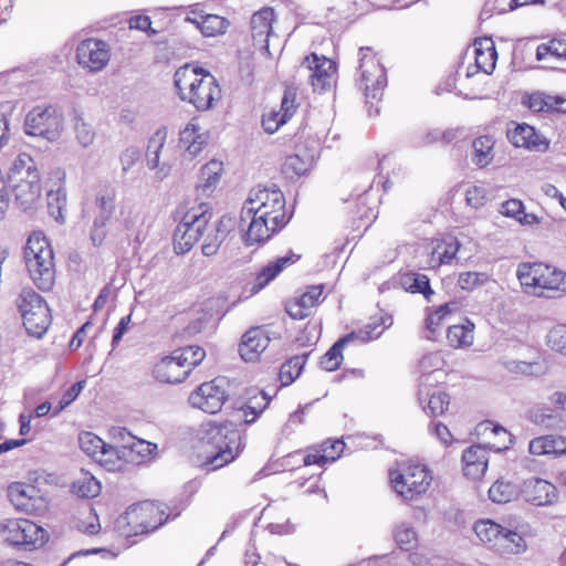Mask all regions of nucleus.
<instances>
[{
	"label": "nucleus",
	"instance_id": "f257e3e1",
	"mask_svg": "<svg viewBox=\"0 0 566 566\" xmlns=\"http://www.w3.org/2000/svg\"><path fill=\"white\" fill-rule=\"evenodd\" d=\"M287 222L285 200L280 189L258 187L250 191L240 217L241 227H248L244 235L248 245L266 242Z\"/></svg>",
	"mask_w": 566,
	"mask_h": 566
},
{
	"label": "nucleus",
	"instance_id": "f03ea898",
	"mask_svg": "<svg viewBox=\"0 0 566 566\" xmlns=\"http://www.w3.org/2000/svg\"><path fill=\"white\" fill-rule=\"evenodd\" d=\"M269 403L270 397L262 390L256 391L239 410L234 421L208 423L202 440L211 446L212 450L206 457L205 465L210 470H217L232 462L242 450L241 434L235 422L252 423Z\"/></svg>",
	"mask_w": 566,
	"mask_h": 566
},
{
	"label": "nucleus",
	"instance_id": "7ed1b4c3",
	"mask_svg": "<svg viewBox=\"0 0 566 566\" xmlns=\"http://www.w3.org/2000/svg\"><path fill=\"white\" fill-rule=\"evenodd\" d=\"M174 84L181 101L197 111L206 112L221 98V88L216 77L201 67L185 64L174 75Z\"/></svg>",
	"mask_w": 566,
	"mask_h": 566
},
{
	"label": "nucleus",
	"instance_id": "20e7f679",
	"mask_svg": "<svg viewBox=\"0 0 566 566\" xmlns=\"http://www.w3.org/2000/svg\"><path fill=\"white\" fill-rule=\"evenodd\" d=\"M517 279L526 293L538 297H555L566 293V272L544 263H523Z\"/></svg>",
	"mask_w": 566,
	"mask_h": 566
},
{
	"label": "nucleus",
	"instance_id": "39448f33",
	"mask_svg": "<svg viewBox=\"0 0 566 566\" xmlns=\"http://www.w3.org/2000/svg\"><path fill=\"white\" fill-rule=\"evenodd\" d=\"M213 213L206 203L189 209L174 232V249L176 253L184 254L200 240Z\"/></svg>",
	"mask_w": 566,
	"mask_h": 566
},
{
	"label": "nucleus",
	"instance_id": "423d86ee",
	"mask_svg": "<svg viewBox=\"0 0 566 566\" xmlns=\"http://www.w3.org/2000/svg\"><path fill=\"white\" fill-rule=\"evenodd\" d=\"M168 520V515L153 502H142L127 509L118 520L120 527L126 526V536H136L156 531Z\"/></svg>",
	"mask_w": 566,
	"mask_h": 566
},
{
	"label": "nucleus",
	"instance_id": "0eeeda50",
	"mask_svg": "<svg viewBox=\"0 0 566 566\" xmlns=\"http://www.w3.org/2000/svg\"><path fill=\"white\" fill-rule=\"evenodd\" d=\"M389 476L394 490L408 501L423 494L432 480L424 465L415 463L406 464L400 470H391Z\"/></svg>",
	"mask_w": 566,
	"mask_h": 566
},
{
	"label": "nucleus",
	"instance_id": "6e6552de",
	"mask_svg": "<svg viewBox=\"0 0 566 566\" xmlns=\"http://www.w3.org/2000/svg\"><path fill=\"white\" fill-rule=\"evenodd\" d=\"M227 398L224 380L216 378L210 382L202 384L196 391L191 392L189 402L192 407L213 415L221 410Z\"/></svg>",
	"mask_w": 566,
	"mask_h": 566
},
{
	"label": "nucleus",
	"instance_id": "1a4fd4ad",
	"mask_svg": "<svg viewBox=\"0 0 566 566\" xmlns=\"http://www.w3.org/2000/svg\"><path fill=\"white\" fill-rule=\"evenodd\" d=\"M301 70L308 71L314 92L323 93L331 90L335 84L336 65L325 56L312 53L303 60Z\"/></svg>",
	"mask_w": 566,
	"mask_h": 566
},
{
	"label": "nucleus",
	"instance_id": "9d476101",
	"mask_svg": "<svg viewBox=\"0 0 566 566\" xmlns=\"http://www.w3.org/2000/svg\"><path fill=\"white\" fill-rule=\"evenodd\" d=\"M109 59L111 49L105 41L86 39L80 42L76 48V61L78 65L92 73L104 70Z\"/></svg>",
	"mask_w": 566,
	"mask_h": 566
},
{
	"label": "nucleus",
	"instance_id": "9b49d317",
	"mask_svg": "<svg viewBox=\"0 0 566 566\" xmlns=\"http://www.w3.org/2000/svg\"><path fill=\"white\" fill-rule=\"evenodd\" d=\"M361 86L367 99L378 101L387 85L384 66L371 54L365 53L360 57Z\"/></svg>",
	"mask_w": 566,
	"mask_h": 566
},
{
	"label": "nucleus",
	"instance_id": "f8f14e48",
	"mask_svg": "<svg viewBox=\"0 0 566 566\" xmlns=\"http://www.w3.org/2000/svg\"><path fill=\"white\" fill-rule=\"evenodd\" d=\"M65 172L56 169L51 172L46 187V210L48 214L59 224L65 223L66 190L64 186Z\"/></svg>",
	"mask_w": 566,
	"mask_h": 566
},
{
	"label": "nucleus",
	"instance_id": "ddd939ff",
	"mask_svg": "<svg viewBox=\"0 0 566 566\" xmlns=\"http://www.w3.org/2000/svg\"><path fill=\"white\" fill-rule=\"evenodd\" d=\"M3 539L14 546H24L30 551L34 546L35 523L27 518L7 520L0 523Z\"/></svg>",
	"mask_w": 566,
	"mask_h": 566
},
{
	"label": "nucleus",
	"instance_id": "4468645a",
	"mask_svg": "<svg viewBox=\"0 0 566 566\" xmlns=\"http://www.w3.org/2000/svg\"><path fill=\"white\" fill-rule=\"evenodd\" d=\"M8 180L12 186L17 205L23 211L32 210L35 203V170L8 172Z\"/></svg>",
	"mask_w": 566,
	"mask_h": 566
},
{
	"label": "nucleus",
	"instance_id": "2eb2a0df",
	"mask_svg": "<svg viewBox=\"0 0 566 566\" xmlns=\"http://www.w3.org/2000/svg\"><path fill=\"white\" fill-rule=\"evenodd\" d=\"M520 495L537 506L551 505L557 500L556 486L539 478H530L521 484Z\"/></svg>",
	"mask_w": 566,
	"mask_h": 566
},
{
	"label": "nucleus",
	"instance_id": "dca6fc26",
	"mask_svg": "<svg viewBox=\"0 0 566 566\" xmlns=\"http://www.w3.org/2000/svg\"><path fill=\"white\" fill-rule=\"evenodd\" d=\"M64 129V116L62 111L53 105L46 106L38 113V139L53 143L60 139Z\"/></svg>",
	"mask_w": 566,
	"mask_h": 566
},
{
	"label": "nucleus",
	"instance_id": "f3484780",
	"mask_svg": "<svg viewBox=\"0 0 566 566\" xmlns=\"http://www.w3.org/2000/svg\"><path fill=\"white\" fill-rule=\"evenodd\" d=\"M41 239L45 247H40L38 251V290L45 292L52 289L55 281L54 253L45 235L38 231V243Z\"/></svg>",
	"mask_w": 566,
	"mask_h": 566
},
{
	"label": "nucleus",
	"instance_id": "a211bd4d",
	"mask_svg": "<svg viewBox=\"0 0 566 566\" xmlns=\"http://www.w3.org/2000/svg\"><path fill=\"white\" fill-rule=\"evenodd\" d=\"M296 93L285 90L279 111H271L262 117V127L269 134L275 133L282 125L287 123L296 111Z\"/></svg>",
	"mask_w": 566,
	"mask_h": 566
},
{
	"label": "nucleus",
	"instance_id": "6ab92c4d",
	"mask_svg": "<svg viewBox=\"0 0 566 566\" xmlns=\"http://www.w3.org/2000/svg\"><path fill=\"white\" fill-rule=\"evenodd\" d=\"M274 10L262 8L251 17V35L254 46L262 51H269V38L272 34Z\"/></svg>",
	"mask_w": 566,
	"mask_h": 566
},
{
	"label": "nucleus",
	"instance_id": "aec40b11",
	"mask_svg": "<svg viewBox=\"0 0 566 566\" xmlns=\"http://www.w3.org/2000/svg\"><path fill=\"white\" fill-rule=\"evenodd\" d=\"M488 450L481 444L471 446L462 453L463 473L467 478L478 480L488 470Z\"/></svg>",
	"mask_w": 566,
	"mask_h": 566
},
{
	"label": "nucleus",
	"instance_id": "412c9836",
	"mask_svg": "<svg viewBox=\"0 0 566 566\" xmlns=\"http://www.w3.org/2000/svg\"><path fill=\"white\" fill-rule=\"evenodd\" d=\"M301 259L300 254L290 252L284 256H280L274 261L269 262L261 269L255 277V282L251 287V293L256 294L272 282L284 269L296 263Z\"/></svg>",
	"mask_w": 566,
	"mask_h": 566
},
{
	"label": "nucleus",
	"instance_id": "4be33fe9",
	"mask_svg": "<svg viewBox=\"0 0 566 566\" xmlns=\"http://www.w3.org/2000/svg\"><path fill=\"white\" fill-rule=\"evenodd\" d=\"M270 337L261 327L250 328L242 337L239 345V353L243 360L254 361L259 355L269 346Z\"/></svg>",
	"mask_w": 566,
	"mask_h": 566
},
{
	"label": "nucleus",
	"instance_id": "5701e85b",
	"mask_svg": "<svg viewBox=\"0 0 566 566\" xmlns=\"http://www.w3.org/2000/svg\"><path fill=\"white\" fill-rule=\"evenodd\" d=\"M154 376L160 382L179 384L188 377L185 366L175 352L161 358L154 367Z\"/></svg>",
	"mask_w": 566,
	"mask_h": 566
},
{
	"label": "nucleus",
	"instance_id": "b1692460",
	"mask_svg": "<svg viewBox=\"0 0 566 566\" xmlns=\"http://www.w3.org/2000/svg\"><path fill=\"white\" fill-rule=\"evenodd\" d=\"M226 217H221L217 220H210L208 227L206 228L203 235L200 238L202 241L201 252L206 256L214 255L221 243L226 240L229 228L227 227Z\"/></svg>",
	"mask_w": 566,
	"mask_h": 566
},
{
	"label": "nucleus",
	"instance_id": "393cba45",
	"mask_svg": "<svg viewBox=\"0 0 566 566\" xmlns=\"http://www.w3.org/2000/svg\"><path fill=\"white\" fill-rule=\"evenodd\" d=\"M418 399L420 405L427 402V407L423 406L422 408L428 415L433 417L443 415L450 403L448 394L441 390L431 391L430 387L424 382H420L419 385Z\"/></svg>",
	"mask_w": 566,
	"mask_h": 566
},
{
	"label": "nucleus",
	"instance_id": "a878e982",
	"mask_svg": "<svg viewBox=\"0 0 566 566\" xmlns=\"http://www.w3.org/2000/svg\"><path fill=\"white\" fill-rule=\"evenodd\" d=\"M507 137L515 147H524L535 150H545L548 144L541 139L534 127L527 124H520L514 129L509 130Z\"/></svg>",
	"mask_w": 566,
	"mask_h": 566
},
{
	"label": "nucleus",
	"instance_id": "bb28decb",
	"mask_svg": "<svg viewBox=\"0 0 566 566\" xmlns=\"http://www.w3.org/2000/svg\"><path fill=\"white\" fill-rule=\"evenodd\" d=\"M8 496L17 510L29 514L35 512V486L22 482L9 485Z\"/></svg>",
	"mask_w": 566,
	"mask_h": 566
},
{
	"label": "nucleus",
	"instance_id": "cd10ccee",
	"mask_svg": "<svg viewBox=\"0 0 566 566\" xmlns=\"http://www.w3.org/2000/svg\"><path fill=\"white\" fill-rule=\"evenodd\" d=\"M528 451L533 455H562L566 453V438L547 434L530 441Z\"/></svg>",
	"mask_w": 566,
	"mask_h": 566
},
{
	"label": "nucleus",
	"instance_id": "c85d7f7f",
	"mask_svg": "<svg viewBox=\"0 0 566 566\" xmlns=\"http://www.w3.org/2000/svg\"><path fill=\"white\" fill-rule=\"evenodd\" d=\"M35 303V292L32 287H24L22 289L21 293L19 294L15 304L17 308L21 315L22 318V325L30 336H35V323L33 319L34 307Z\"/></svg>",
	"mask_w": 566,
	"mask_h": 566
},
{
	"label": "nucleus",
	"instance_id": "c756f323",
	"mask_svg": "<svg viewBox=\"0 0 566 566\" xmlns=\"http://www.w3.org/2000/svg\"><path fill=\"white\" fill-rule=\"evenodd\" d=\"M128 452L126 451L125 443L117 446L106 443L96 461L108 471H122L129 463L127 459Z\"/></svg>",
	"mask_w": 566,
	"mask_h": 566
},
{
	"label": "nucleus",
	"instance_id": "7c9ffc66",
	"mask_svg": "<svg viewBox=\"0 0 566 566\" xmlns=\"http://www.w3.org/2000/svg\"><path fill=\"white\" fill-rule=\"evenodd\" d=\"M222 170L221 161L213 159L207 163L200 170L199 181L196 186L197 192L205 197L210 196L220 180Z\"/></svg>",
	"mask_w": 566,
	"mask_h": 566
},
{
	"label": "nucleus",
	"instance_id": "2f4dec72",
	"mask_svg": "<svg viewBox=\"0 0 566 566\" xmlns=\"http://www.w3.org/2000/svg\"><path fill=\"white\" fill-rule=\"evenodd\" d=\"M527 419L545 429H560L565 421L562 413L554 411L544 405L535 406L527 411Z\"/></svg>",
	"mask_w": 566,
	"mask_h": 566
},
{
	"label": "nucleus",
	"instance_id": "473e14b6",
	"mask_svg": "<svg viewBox=\"0 0 566 566\" xmlns=\"http://www.w3.org/2000/svg\"><path fill=\"white\" fill-rule=\"evenodd\" d=\"M199 18L200 20L198 18L187 15L186 21L196 24L205 36H217L219 34H223L230 24L227 19L217 14L200 13Z\"/></svg>",
	"mask_w": 566,
	"mask_h": 566
},
{
	"label": "nucleus",
	"instance_id": "72a5a7b5",
	"mask_svg": "<svg viewBox=\"0 0 566 566\" xmlns=\"http://www.w3.org/2000/svg\"><path fill=\"white\" fill-rule=\"evenodd\" d=\"M399 283L401 287L410 293H421L427 301H430L431 295L434 294L430 287V282L427 275L407 272L400 275Z\"/></svg>",
	"mask_w": 566,
	"mask_h": 566
},
{
	"label": "nucleus",
	"instance_id": "f704fd0d",
	"mask_svg": "<svg viewBox=\"0 0 566 566\" xmlns=\"http://www.w3.org/2000/svg\"><path fill=\"white\" fill-rule=\"evenodd\" d=\"M497 53L491 40H483L475 46V64L485 74H491L495 69Z\"/></svg>",
	"mask_w": 566,
	"mask_h": 566
},
{
	"label": "nucleus",
	"instance_id": "c9c22d12",
	"mask_svg": "<svg viewBox=\"0 0 566 566\" xmlns=\"http://www.w3.org/2000/svg\"><path fill=\"white\" fill-rule=\"evenodd\" d=\"M352 342H354V334H346L345 336L340 337L337 342H335L333 346L321 358V367L326 371L336 370L343 361V348Z\"/></svg>",
	"mask_w": 566,
	"mask_h": 566
},
{
	"label": "nucleus",
	"instance_id": "e433bc0d",
	"mask_svg": "<svg viewBox=\"0 0 566 566\" xmlns=\"http://www.w3.org/2000/svg\"><path fill=\"white\" fill-rule=\"evenodd\" d=\"M520 492L521 485L499 479L489 489V497L494 503H507L517 499Z\"/></svg>",
	"mask_w": 566,
	"mask_h": 566
},
{
	"label": "nucleus",
	"instance_id": "4c0bfd02",
	"mask_svg": "<svg viewBox=\"0 0 566 566\" xmlns=\"http://www.w3.org/2000/svg\"><path fill=\"white\" fill-rule=\"evenodd\" d=\"M502 525L491 521L481 520L474 524V532L481 542L489 544L491 547L497 549V544L502 537Z\"/></svg>",
	"mask_w": 566,
	"mask_h": 566
},
{
	"label": "nucleus",
	"instance_id": "58836bf2",
	"mask_svg": "<svg viewBox=\"0 0 566 566\" xmlns=\"http://www.w3.org/2000/svg\"><path fill=\"white\" fill-rule=\"evenodd\" d=\"M494 139L491 136H480L472 143L473 163L483 168L493 160Z\"/></svg>",
	"mask_w": 566,
	"mask_h": 566
},
{
	"label": "nucleus",
	"instance_id": "ea45409f",
	"mask_svg": "<svg viewBox=\"0 0 566 566\" xmlns=\"http://www.w3.org/2000/svg\"><path fill=\"white\" fill-rule=\"evenodd\" d=\"M310 353L296 355L284 363L280 368L279 378L282 386L291 385L302 373Z\"/></svg>",
	"mask_w": 566,
	"mask_h": 566
},
{
	"label": "nucleus",
	"instance_id": "a19ab883",
	"mask_svg": "<svg viewBox=\"0 0 566 566\" xmlns=\"http://www.w3.org/2000/svg\"><path fill=\"white\" fill-rule=\"evenodd\" d=\"M127 459L129 463H142L151 458L157 450V444L136 437L130 443H125Z\"/></svg>",
	"mask_w": 566,
	"mask_h": 566
},
{
	"label": "nucleus",
	"instance_id": "79ce46f5",
	"mask_svg": "<svg viewBox=\"0 0 566 566\" xmlns=\"http://www.w3.org/2000/svg\"><path fill=\"white\" fill-rule=\"evenodd\" d=\"M473 328L474 325L469 321H467V324L450 326L447 333L450 346L454 348L470 346L474 338Z\"/></svg>",
	"mask_w": 566,
	"mask_h": 566
},
{
	"label": "nucleus",
	"instance_id": "37998d69",
	"mask_svg": "<svg viewBox=\"0 0 566 566\" xmlns=\"http://www.w3.org/2000/svg\"><path fill=\"white\" fill-rule=\"evenodd\" d=\"M392 324V318L390 316L381 317L377 321L366 324L363 328L352 332L354 334V340H359L360 343H367L371 339L378 338L386 328L390 327Z\"/></svg>",
	"mask_w": 566,
	"mask_h": 566
},
{
	"label": "nucleus",
	"instance_id": "c03bdc74",
	"mask_svg": "<svg viewBox=\"0 0 566 566\" xmlns=\"http://www.w3.org/2000/svg\"><path fill=\"white\" fill-rule=\"evenodd\" d=\"M526 549L525 539L515 531L503 527L497 549L503 554H521Z\"/></svg>",
	"mask_w": 566,
	"mask_h": 566
},
{
	"label": "nucleus",
	"instance_id": "a18cd8bd",
	"mask_svg": "<svg viewBox=\"0 0 566 566\" xmlns=\"http://www.w3.org/2000/svg\"><path fill=\"white\" fill-rule=\"evenodd\" d=\"M71 491L81 499H92L99 494L101 484L93 475L85 473L72 483Z\"/></svg>",
	"mask_w": 566,
	"mask_h": 566
},
{
	"label": "nucleus",
	"instance_id": "49530a36",
	"mask_svg": "<svg viewBox=\"0 0 566 566\" xmlns=\"http://www.w3.org/2000/svg\"><path fill=\"white\" fill-rule=\"evenodd\" d=\"M377 207L375 201L370 205V191L366 190L361 195H359L356 199V211L355 217L364 222V224L369 227L371 222L377 218Z\"/></svg>",
	"mask_w": 566,
	"mask_h": 566
},
{
	"label": "nucleus",
	"instance_id": "de8ad7c7",
	"mask_svg": "<svg viewBox=\"0 0 566 566\" xmlns=\"http://www.w3.org/2000/svg\"><path fill=\"white\" fill-rule=\"evenodd\" d=\"M501 364L509 373L516 375L539 376L544 373L542 365L537 361L503 358Z\"/></svg>",
	"mask_w": 566,
	"mask_h": 566
},
{
	"label": "nucleus",
	"instance_id": "09e8293b",
	"mask_svg": "<svg viewBox=\"0 0 566 566\" xmlns=\"http://www.w3.org/2000/svg\"><path fill=\"white\" fill-rule=\"evenodd\" d=\"M394 538L402 551H411L417 546L418 537L415 528L408 523H400L394 530Z\"/></svg>",
	"mask_w": 566,
	"mask_h": 566
},
{
	"label": "nucleus",
	"instance_id": "8fccbe9b",
	"mask_svg": "<svg viewBox=\"0 0 566 566\" xmlns=\"http://www.w3.org/2000/svg\"><path fill=\"white\" fill-rule=\"evenodd\" d=\"M180 361L185 366L188 375L197 367L206 357V352L199 346H186L174 350Z\"/></svg>",
	"mask_w": 566,
	"mask_h": 566
},
{
	"label": "nucleus",
	"instance_id": "3c124183",
	"mask_svg": "<svg viewBox=\"0 0 566 566\" xmlns=\"http://www.w3.org/2000/svg\"><path fill=\"white\" fill-rule=\"evenodd\" d=\"M78 444L83 452L96 460L105 448L106 442L96 434L85 431L80 433Z\"/></svg>",
	"mask_w": 566,
	"mask_h": 566
},
{
	"label": "nucleus",
	"instance_id": "603ef678",
	"mask_svg": "<svg viewBox=\"0 0 566 566\" xmlns=\"http://www.w3.org/2000/svg\"><path fill=\"white\" fill-rule=\"evenodd\" d=\"M166 134L157 130L155 135L149 139L146 153L147 166L149 169H156L159 167L160 150L164 147Z\"/></svg>",
	"mask_w": 566,
	"mask_h": 566
},
{
	"label": "nucleus",
	"instance_id": "864d4df0",
	"mask_svg": "<svg viewBox=\"0 0 566 566\" xmlns=\"http://www.w3.org/2000/svg\"><path fill=\"white\" fill-rule=\"evenodd\" d=\"M73 120H74V133H75V138H76L77 143L83 148L90 147L94 143L95 132L93 130L91 125L85 123L84 118L80 114H76L74 116Z\"/></svg>",
	"mask_w": 566,
	"mask_h": 566
},
{
	"label": "nucleus",
	"instance_id": "5fc2aeb1",
	"mask_svg": "<svg viewBox=\"0 0 566 566\" xmlns=\"http://www.w3.org/2000/svg\"><path fill=\"white\" fill-rule=\"evenodd\" d=\"M548 55L566 59V42L553 39L547 43L539 44L536 49V60L542 61Z\"/></svg>",
	"mask_w": 566,
	"mask_h": 566
},
{
	"label": "nucleus",
	"instance_id": "6e6d98bb",
	"mask_svg": "<svg viewBox=\"0 0 566 566\" xmlns=\"http://www.w3.org/2000/svg\"><path fill=\"white\" fill-rule=\"evenodd\" d=\"M96 207L98 212L93 222L106 226L115 209L114 198L112 196H99L96 198Z\"/></svg>",
	"mask_w": 566,
	"mask_h": 566
},
{
	"label": "nucleus",
	"instance_id": "4d7b16f0",
	"mask_svg": "<svg viewBox=\"0 0 566 566\" xmlns=\"http://www.w3.org/2000/svg\"><path fill=\"white\" fill-rule=\"evenodd\" d=\"M459 242L451 238L449 241H444L438 244L433 250V258L439 260V263H450L459 251Z\"/></svg>",
	"mask_w": 566,
	"mask_h": 566
},
{
	"label": "nucleus",
	"instance_id": "13d9d810",
	"mask_svg": "<svg viewBox=\"0 0 566 566\" xmlns=\"http://www.w3.org/2000/svg\"><path fill=\"white\" fill-rule=\"evenodd\" d=\"M548 346L558 353L566 355V325L558 324L551 328L547 334Z\"/></svg>",
	"mask_w": 566,
	"mask_h": 566
},
{
	"label": "nucleus",
	"instance_id": "bf43d9fd",
	"mask_svg": "<svg viewBox=\"0 0 566 566\" xmlns=\"http://www.w3.org/2000/svg\"><path fill=\"white\" fill-rule=\"evenodd\" d=\"M489 281V275L484 272H463L459 275L458 284L464 291H472L478 286L484 285Z\"/></svg>",
	"mask_w": 566,
	"mask_h": 566
},
{
	"label": "nucleus",
	"instance_id": "052dcab7",
	"mask_svg": "<svg viewBox=\"0 0 566 566\" xmlns=\"http://www.w3.org/2000/svg\"><path fill=\"white\" fill-rule=\"evenodd\" d=\"M307 169L308 163L298 155H291L286 157L283 164V171L290 178H293L294 176H302L307 171Z\"/></svg>",
	"mask_w": 566,
	"mask_h": 566
},
{
	"label": "nucleus",
	"instance_id": "680f3d73",
	"mask_svg": "<svg viewBox=\"0 0 566 566\" xmlns=\"http://www.w3.org/2000/svg\"><path fill=\"white\" fill-rule=\"evenodd\" d=\"M85 386V380L73 384L61 397L57 405L53 409V416L59 415L63 409L71 405L80 395Z\"/></svg>",
	"mask_w": 566,
	"mask_h": 566
},
{
	"label": "nucleus",
	"instance_id": "e2e57ef3",
	"mask_svg": "<svg viewBox=\"0 0 566 566\" xmlns=\"http://www.w3.org/2000/svg\"><path fill=\"white\" fill-rule=\"evenodd\" d=\"M419 366L422 373L424 374L421 377V382H424V380H428V376L431 371L438 370L443 366L442 356L438 352L424 355L421 358Z\"/></svg>",
	"mask_w": 566,
	"mask_h": 566
},
{
	"label": "nucleus",
	"instance_id": "0e129e2a",
	"mask_svg": "<svg viewBox=\"0 0 566 566\" xmlns=\"http://www.w3.org/2000/svg\"><path fill=\"white\" fill-rule=\"evenodd\" d=\"M52 486L54 489L65 488L67 485V479L64 473L53 471L49 472L46 470L38 471V482Z\"/></svg>",
	"mask_w": 566,
	"mask_h": 566
},
{
	"label": "nucleus",
	"instance_id": "69168bd1",
	"mask_svg": "<svg viewBox=\"0 0 566 566\" xmlns=\"http://www.w3.org/2000/svg\"><path fill=\"white\" fill-rule=\"evenodd\" d=\"M322 294L323 285H314L308 287V290L297 298L311 314L312 308L322 301Z\"/></svg>",
	"mask_w": 566,
	"mask_h": 566
},
{
	"label": "nucleus",
	"instance_id": "338daca9",
	"mask_svg": "<svg viewBox=\"0 0 566 566\" xmlns=\"http://www.w3.org/2000/svg\"><path fill=\"white\" fill-rule=\"evenodd\" d=\"M18 170H35V160L31 154L27 151L20 153L12 161L8 172H17Z\"/></svg>",
	"mask_w": 566,
	"mask_h": 566
},
{
	"label": "nucleus",
	"instance_id": "774afa93",
	"mask_svg": "<svg viewBox=\"0 0 566 566\" xmlns=\"http://www.w3.org/2000/svg\"><path fill=\"white\" fill-rule=\"evenodd\" d=\"M524 211V203L518 199H510L501 205L500 212L507 217L518 220Z\"/></svg>",
	"mask_w": 566,
	"mask_h": 566
}]
</instances>
